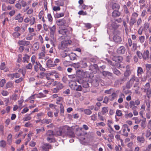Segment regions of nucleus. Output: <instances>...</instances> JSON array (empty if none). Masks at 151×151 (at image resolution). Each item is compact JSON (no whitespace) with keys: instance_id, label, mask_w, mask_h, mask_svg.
<instances>
[{"instance_id":"1","label":"nucleus","mask_w":151,"mask_h":151,"mask_svg":"<svg viewBox=\"0 0 151 151\" xmlns=\"http://www.w3.org/2000/svg\"><path fill=\"white\" fill-rule=\"evenodd\" d=\"M132 73L131 70H126L124 73V77L122 78H120L116 80L115 82V83H122V82H124L129 79V76L131 75Z\"/></svg>"},{"instance_id":"2","label":"nucleus","mask_w":151,"mask_h":151,"mask_svg":"<svg viewBox=\"0 0 151 151\" xmlns=\"http://www.w3.org/2000/svg\"><path fill=\"white\" fill-rule=\"evenodd\" d=\"M139 78L136 77L134 74L131 76L130 80L128 81L126 84V87L127 88H129L131 87L134 83V81L136 83H138L139 81Z\"/></svg>"},{"instance_id":"3","label":"nucleus","mask_w":151,"mask_h":151,"mask_svg":"<svg viewBox=\"0 0 151 151\" xmlns=\"http://www.w3.org/2000/svg\"><path fill=\"white\" fill-rule=\"evenodd\" d=\"M71 43V41L70 40H64L62 41L61 43L59 44L58 48L59 50H65L67 48L68 46Z\"/></svg>"},{"instance_id":"4","label":"nucleus","mask_w":151,"mask_h":151,"mask_svg":"<svg viewBox=\"0 0 151 151\" xmlns=\"http://www.w3.org/2000/svg\"><path fill=\"white\" fill-rule=\"evenodd\" d=\"M144 92L146 93L147 96L149 99L151 97V88L150 87L149 83H147L144 86Z\"/></svg>"},{"instance_id":"5","label":"nucleus","mask_w":151,"mask_h":151,"mask_svg":"<svg viewBox=\"0 0 151 151\" xmlns=\"http://www.w3.org/2000/svg\"><path fill=\"white\" fill-rule=\"evenodd\" d=\"M111 58L113 61L119 63L122 62L123 60L122 57L120 56H116L114 54L112 55Z\"/></svg>"},{"instance_id":"6","label":"nucleus","mask_w":151,"mask_h":151,"mask_svg":"<svg viewBox=\"0 0 151 151\" xmlns=\"http://www.w3.org/2000/svg\"><path fill=\"white\" fill-rule=\"evenodd\" d=\"M67 130L66 132V135L69 137H73L75 136L74 132H73V129L71 127L67 126Z\"/></svg>"},{"instance_id":"7","label":"nucleus","mask_w":151,"mask_h":151,"mask_svg":"<svg viewBox=\"0 0 151 151\" xmlns=\"http://www.w3.org/2000/svg\"><path fill=\"white\" fill-rule=\"evenodd\" d=\"M140 101L139 99H137L135 101H132L129 102V107L132 108L134 107H137V106L140 104Z\"/></svg>"},{"instance_id":"8","label":"nucleus","mask_w":151,"mask_h":151,"mask_svg":"<svg viewBox=\"0 0 151 151\" xmlns=\"http://www.w3.org/2000/svg\"><path fill=\"white\" fill-rule=\"evenodd\" d=\"M30 43V42L28 41H26L24 40H19L18 42V44L19 45L22 46H29Z\"/></svg>"},{"instance_id":"9","label":"nucleus","mask_w":151,"mask_h":151,"mask_svg":"<svg viewBox=\"0 0 151 151\" xmlns=\"http://www.w3.org/2000/svg\"><path fill=\"white\" fill-rule=\"evenodd\" d=\"M89 69L93 73H96L99 70V68L97 64H94L93 65H91L89 66Z\"/></svg>"},{"instance_id":"10","label":"nucleus","mask_w":151,"mask_h":151,"mask_svg":"<svg viewBox=\"0 0 151 151\" xmlns=\"http://www.w3.org/2000/svg\"><path fill=\"white\" fill-rule=\"evenodd\" d=\"M50 29V36L53 39L54 38V35L55 32L56 27L54 25L52 27H49Z\"/></svg>"},{"instance_id":"11","label":"nucleus","mask_w":151,"mask_h":151,"mask_svg":"<svg viewBox=\"0 0 151 151\" xmlns=\"http://www.w3.org/2000/svg\"><path fill=\"white\" fill-rule=\"evenodd\" d=\"M126 50V48L124 46H121L118 48L117 52L119 55L123 54L125 53Z\"/></svg>"},{"instance_id":"12","label":"nucleus","mask_w":151,"mask_h":151,"mask_svg":"<svg viewBox=\"0 0 151 151\" xmlns=\"http://www.w3.org/2000/svg\"><path fill=\"white\" fill-rule=\"evenodd\" d=\"M114 41L116 43H120L122 41V39L119 36V34L114 35L113 37Z\"/></svg>"},{"instance_id":"13","label":"nucleus","mask_w":151,"mask_h":151,"mask_svg":"<svg viewBox=\"0 0 151 151\" xmlns=\"http://www.w3.org/2000/svg\"><path fill=\"white\" fill-rule=\"evenodd\" d=\"M56 23L58 26H65L66 23V20L65 18L57 20Z\"/></svg>"},{"instance_id":"14","label":"nucleus","mask_w":151,"mask_h":151,"mask_svg":"<svg viewBox=\"0 0 151 151\" xmlns=\"http://www.w3.org/2000/svg\"><path fill=\"white\" fill-rule=\"evenodd\" d=\"M150 53L148 50H147L146 51H145L142 55V58L143 59L146 60L148 59L149 58V55Z\"/></svg>"},{"instance_id":"15","label":"nucleus","mask_w":151,"mask_h":151,"mask_svg":"<svg viewBox=\"0 0 151 151\" xmlns=\"http://www.w3.org/2000/svg\"><path fill=\"white\" fill-rule=\"evenodd\" d=\"M42 151H49V149L51 148V146L48 144H46L42 146Z\"/></svg>"},{"instance_id":"16","label":"nucleus","mask_w":151,"mask_h":151,"mask_svg":"<svg viewBox=\"0 0 151 151\" xmlns=\"http://www.w3.org/2000/svg\"><path fill=\"white\" fill-rule=\"evenodd\" d=\"M102 75L104 76L109 77H110V78H113V73L109 72L108 71H104L102 72Z\"/></svg>"},{"instance_id":"17","label":"nucleus","mask_w":151,"mask_h":151,"mask_svg":"<svg viewBox=\"0 0 151 151\" xmlns=\"http://www.w3.org/2000/svg\"><path fill=\"white\" fill-rule=\"evenodd\" d=\"M68 30L66 28H63L62 27L60 28V29L58 31L59 34L63 35H65L68 32Z\"/></svg>"},{"instance_id":"18","label":"nucleus","mask_w":151,"mask_h":151,"mask_svg":"<svg viewBox=\"0 0 151 151\" xmlns=\"http://www.w3.org/2000/svg\"><path fill=\"white\" fill-rule=\"evenodd\" d=\"M21 14L20 13L16 15L15 18L14 19L16 20H18L19 22L21 23L22 22L23 20V17H21Z\"/></svg>"},{"instance_id":"19","label":"nucleus","mask_w":151,"mask_h":151,"mask_svg":"<svg viewBox=\"0 0 151 151\" xmlns=\"http://www.w3.org/2000/svg\"><path fill=\"white\" fill-rule=\"evenodd\" d=\"M137 19L134 18H130L129 22V27L132 28L136 23Z\"/></svg>"},{"instance_id":"20","label":"nucleus","mask_w":151,"mask_h":151,"mask_svg":"<svg viewBox=\"0 0 151 151\" xmlns=\"http://www.w3.org/2000/svg\"><path fill=\"white\" fill-rule=\"evenodd\" d=\"M61 131H62V133L63 134V136L64 137L66 136V132L68 129L67 127V126H65L62 127H60Z\"/></svg>"},{"instance_id":"21","label":"nucleus","mask_w":151,"mask_h":151,"mask_svg":"<svg viewBox=\"0 0 151 151\" xmlns=\"http://www.w3.org/2000/svg\"><path fill=\"white\" fill-rule=\"evenodd\" d=\"M76 83L74 81H72L70 84V86L71 88L73 90H75L77 85Z\"/></svg>"},{"instance_id":"22","label":"nucleus","mask_w":151,"mask_h":151,"mask_svg":"<svg viewBox=\"0 0 151 151\" xmlns=\"http://www.w3.org/2000/svg\"><path fill=\"white\" fill-rule=\"evenodd\" d=\"M121 13L118 10H114L112 13V16L113 17H116L120 16Z\"/></svg>"},{"instance_id":"23","label":"nucleus","mask_w":151,"mask_h":151,"mask_svg":"<svg viewBox=\"0 0 151 151\" xmlns=\"http://www.w3.org/2000/svg\"><path fill=\"white\" fill-rule=\"evenodd\" d=\"M80 67V68H85L87 67V65L86 62L85 61L82 60L79 62Z\"/></svg>"},{"instance_id":"24","label":"nucleus","mask_w":151,"mask_h":151,"mask_svg":"<svg viewBox=\"0 0 151 151\" xmlns=\"http://www.w3.org/2000/svg\"><path fill=\"white\" fill-rule=\"evenodd\" d=\"M120 6L118 4L114 3L112 5V8L114 10H118Z\"/></svg>"},{"instance_id":"25","label":"nucleus","mask_w":151,"mask_h":151,"mask_svg":"<svg viewBox=\"0 0 151 151\" xmlns=\"http://www.w3.org/2000/svg\"><path fill=\"white\" fill-rule=\"evenodd\" d=\"M67 50H65L61 52L60 55L62 57L64 58L67 56H68L69 54L67 53Z\"/></svg>"},{"instance_id":"26","label":"nucleus","mask_w":151,"mask_h":151,"mask_svg":"<svg viewBox=\"0 0 151 151\" xmlns=\"http://www.w3.org/2000/svg\"><path fill=\"white\" fill-rule=\"evenodd\" d=\"M46 65L48 67L50 68L54 66L55 64L53 63V62L51 59H49L47 60Z\"/></svg>"},{"instance_id":"27","label":"nucleus","mask_w":151,"mask_h":151,"mask_svg":"<svg viewBox=\"0 0 151 151\" xmlns=\"http://www.w3.org/2000/svg\"><path fill=\"white\" fill-rule=\"evenodd\" d=\"M68 56H69L71 60H73L76 59L77 55L75 53L71 52L68 54Z\"/></svg>"},{"instance_id":"28","label":"nucleus","mask_w":151,"mask_h":151,"mask_svg":"<svg viewBox=\"0 0 151 151\" xmlns=\"http://www.w3.org/2000/svg\"><path fill=\"white\" fill-rule=\"evenodd\" d=\"M55 85L56 86V87L58 88L59 90L63 88V84L60 82H55Z\"/></svg>"},{"instance_id":"29","label":"nucleus","mask_w":151,"mask_h":151,"mask_svg":"<svg viewBox=\"0 0 151 151\" xmlns=\"http://www.w3.org/2000/svg\"><path fill=\"white\" fill-rule=\"evenodd\" d=\"M40 63L39 62H36L34 66V70L36 72H37L39 70V68L40 66Z\"/></svg>"},{"instance_id":"30","label":"nucleus","mask_w":151,"mask_h":151,"mask_svg":"<svg viewBox=\"0 0 151 151\" xmlns=\"http://www.w3.org/2000/svg\"><path fill=\"white\" fill-rule=\"evenodd\" d=\"M137 139L138 142L141 143H144L145 141L144 138L142 136H138Z\"/></svg>"},{"instance_id":"31","label":"nucleus","mask_w":151,"mask_h":151,"mask_svg":"<svg viewBox=\"0 0 151 151\" xmlns=\"http://www.w3.org/2000/svg\"><path fill=\"white\" fill-rule=\"evenodd\" d=\"M29 59V55L27 54H25L24 55V57L23 58L22 61L24 63L27 62L28 63Z\"/></svg>"},{"instance_id":"32","label":"nucleus","mask_w":151,"mask_h":151,"mask_svg":"<svg viewBox=\"0 0 151 151\" xmlns=\"http://www.w3.org/2000/svg\"><path fill=\"white\" fill-rule=\"evenodd\" d=\"M150 24L148 23H145L144 24L143 29L144 31L147 32L150 27Z\"/></svg>"},{"instance_id":"33","label":"nucleus","mask_w":151,"mask_h":151,"mask_svg":"<svg viewBox=\"0 0 151 151\" xmlns=\"http://www.w3.org/2000/svg\"><path fill=\"white\" fill-rule=\"evenodd\" d=\"M47 134L50 138H52L54 135H55L53 131L52 130H48L47 133Z\"/></svg>"},{"instance_id":"34","label":"nucleus","mask_w":151,"mask_h":151,"mask_svg":"<svg viewBox=\"0 0 151 151\" xmlns=\"http://www.w3.org/2000/svg\"><path fill=\"white\" fill-rule=\"evenodd\" d=\"M60 114L61 116H63L64 113V107L62 104H60Z\"/></svg>"},{"instance_id":"35","label":"nucleus","mask_w":151,"mask_h":151,"mask_svg":"<svg viewBox=\"0 0 151 151\" xmlns=\"http://www.w3.org/2000/svg\"><path fill=\"white\" fill-rule=\"evenodd\" d=\"M82 109V111H83V109ZM83 111L84 112V113L87 115H89L91 114L92 112V111L89 109H84L83 110Z\"/></svg>"},{"instance_id":"36","label":"nucleus","mask_w":151,"mask_h":151,"mask_svg":"<svg viewBox=\"0 0 151 151\" xmlns=\"http://www.w3.org/2000/svg\"><path fill=\"white\" fill-rule=\"evenodd\" d=\"M82 86L84 88H87L89 87V84L87 81H85L82 83Z\"/></svg>"},{"instance_id":"37","label":"nucleus","mask_w":151,"mask_h":151,"mask_svg":"<svg viewBox=\"0 0 151 151\" xmlns=\"http://www.w3.org/2000/svg\"><path fill=\"white\" fill-rule=\"evenodd\" d=\"M47 73H46L43 72H40L39 75H37L38 78H39L41 79H42L44 77L47 76Z\"/></svg>"},{"instance_id":"38","label":"nucleus","mask_w":151,"mask_h":151,"mask_svg":"<svg viewBox=\"0 0 151 151\" xmlns=\"http://www.w3.org/2000/svg\"><path fill=\"white\" fill-rule=\"evenodd\" d=\"M33 47L34 51L37 50L39 48V44L38 42L35 43L33 45Z\"/></svg>"},{"instance_id":"39","label":"nucleus","mask_w":151,"mask_h":151,"mask_svg":"<svg viewBox=\"0 0 151 151\" xmlns=\"http://www.w3.org/2000/svg\"><path fill=\"white\" fill-rule=\"evenodd\" d=\"M99 80H93L91 83V84L94 87H97L99 85Z\"/></svg>"},{"instance_id":"40","label":"nucleus","mask_w":151,"mask_h":151,"mask_svg":"<svg viewBox=\"0 0 151 151\" xmlns=\"http://www.w3.org/2000/svg\"><path fill=\"white\" fill-rule=\"evenodd\" d=\"M63 134L62 133V131L61 130L60 128L58 129V130L56 131L55 133V136H62Z\"/></svg>"},{"instance_id":"41","label":"nucleus","mask_w":151,"mask_h":151,"mask_svg":"<svg viewBox=\"0 0 151 151\" xmlns=\"http://www.w3.org/2000/svg\"><path fill=\"white\" fill-rule=\"evenodd\" d=\"M18 2L20 3L23 7H25L27 5L26 1L24 0H19Z\"/></svg>"},{"instance_id":"42","label":"nucleus","mask_w":151,"mask_h":151,"mask_svg":"<svg viewBox=\"0 0 151 151\" xmlns=\"http://www.w3.org/2000/svg\"><path fill=\"white\" fill-rule=\"evenodd\" d=\"M12 138V135L11 134H9L7 137V141L9 145H10L11 144Z\"/></svg>"},{"instance_id":"43","label":"nucleus","mask_w":151,"mask_h":151,"mask_svg":"<svg viewBox=\"0 0 151 151\" xmlns=\"http://www.w3.org/2000/svg\"><path fill=\"white\" fill-rule=\"evenodd\" d=\"M117 96V94L115 92H113L112 94L109 96L110 100L111 101H113Z\"/></svg>"},{"instance_id":"44","label":"nucleus","mask_w":151,"mask_h":151,"mask_svg":"<svg viewBox=\"0 0 151 151\" xmlns=\"http://www.w3.org/2000/svg\"><path fill=\"white\" fill-rule=\"evenodd\" d=\"M6 145V142L4 140H1L0 141V147L4 148Z\"/></svg>"},{"instance_id":"45","label":"nucleus","mask_w":151,"mask_h":151,"mask_svg":"<svg viewBox=\"0 0 151 151\" xmlns=\"http://www.w3.org/2000/svg\"><path fill=\"white\" fill-rule=\"evenodd\" d=\"M142 122L141 123V125L142 127V128L144 129L145 127H146V118H144V119L142 120Z\"/></svg>"},{"instance_id":"46","label":"nucleus","mask_w":151,"mask_h":151,"mask_svg":"<svg viewBox=\"0 0 151 151\" xmlns=\"http://www.w3.org/2000/svg\"><path fill=\"white\" fill-rule=\"evenodd\" d=\"M113 73L116 75L119 76L121 74V72L117 69L115 68L113 70Z\"/></svg>"},{"instance_id":"47","label":"nucleus","mask_w":151,"mask_h":151,"mask_svg":"<svg viewBox=\"0 0 151 151\" xmlns=\"http://www.w3.org/2000/svg\"><path fill=\"white\" fill-rule=\"evenodd\" d=\"M143 73V70L142 68L140 67L138 68L137 71V73L138 76H139V75Z\"/></svg>"},{"instance_id":"48","label":"nucleus","mask_w":151,"mask_h":151,"mask_svg":"<svg viewBox=\"0 0 151 151\" xmlns=\"http://www.w3.org/2000/svg\"><path fill=\"white\" fill-rule=\"evenodd\" d=\"M73 97L78 98L81 96V93L79 92L76 91L73 93Z\"/></svg>"},{"instance_id":"49","label":"nucleus","mask_w":151,"mask_h":151,"mask_svg":"<svg viewBox=\"0 0 151 151\" xmlns=\"http://www.w3.org/2000/svg\"><path fill=\"white\" fill-rule=\"evenodd\" d=\"M65 0H58L57 4L60 6H63L64 5Z\"/></svg>"},{"instance_id":"50","label":"nucleus","mask_w":151,"mask_h":151,"mask_svg":"<svg viewBox=\"0 0 151 151\" xmlns=\"http://www.w3.org/2000/svg\"><path fill=\"white\" fill-rule=\"evenodd\" d=\"M132 44L131 39L130 38H129L128 40L127 43L126 44V46L127 47L128 45L129 47H131Z\"/></svg>"},{"instance_id":"51","label":"nucleus","mask_w":151,"mask_h":151,"mask_svg":"<svg viewBox=\"0 0 151 151\" xmlns=\"http://www.w3.org/2000/svg\"><path fill=\"white\" fill-rule=\"evenodd\" d=\"M124 94L122 93L121 94L120 97L119 98V99H118V102L119 103H121L123 101V99L122 98V97H124Z\"/></svg>"},{"instance_id":"52","label":"nucleus","mask_w":151,"mask_h":151,"mask_svg":"<svg viewBox=\"0 0 151 151\" xmlns=\"http://www.w3.org/2000/svg\"><path fill=\"white\" fill-rule=\"evenodd\" d=\"M133 111V114L134 116H137L138 114V112L136 111L137 109V107H134L132 108H131Z\"/></svg>"},{"instance_id":"53","label":"nucleus","mask_w":151,"mask_h":151,"mask_svg":"<svg viewBox=\"0 0 151 151\" xmlns=\"http://www.w3.org/2000/svg\"><path fill=\"white\" fill-rule=\"evenodd\" d=\"M132 47L131 48V50L132 51H135L137 49V44L136 43H134L132 44Z\"/></svg>"},{"instance_id":"54","label":"nucleus","mask_w":151,"mask_h":151,"mask_svg":"<svg viewBox=\"0 0 151 151\" xmlns=\"http://www.w3.org/2000/svg\"><path fill=\"white\" fill-rule=\"evenodd\" d=\"M36 131L37 134H38L41 132H44L45 131V129L44 127H42L41 129H37Z\"/></svg>"},{"instance_id":"55","label":"nucleus","mask_w":151,"mask_h":151,"mask_svg":"<svg viewBox=\"0 0 151 151\" xmlns=\"http://www.w3.org/2000/svg\"><path fill=\"white\" fill-rule=\"evenodd\" d=\"M136 54L139 58L141 59L142 58L143 54H142L140 51L138 50L136 52Z\"/></svg>"},{"instance_id":"56","label":"nucleus","mask_w":151,"mask_h":151,"mask_svg":"<svg viewBox=\"0 0 151 151\" xmlns=\"http://www.w3.org/2000/svg\"><path fill=\"white\" fill-rule=\"evenodd\" d=\"M43 121V122L46 124H48L52 122V119H44Z\"/></svg>"},{"instance_id":"57","label":"nucleus","mask_w":151,"mask_h":151,"mask_svg":"<svg viewBox=\"0 0 151 151\" xmlns=\"http://www.w3.org/2000/svg\"><path fill=\"white\" fill-rule=\"evenodd\" d=\"M30 24L31 25H33L35 22V18L33 17L29 19Z\"/></svg>"},{"instance_id":"58","label":"nucleus","mask_w":151,"mask_h":151,"mask_svg":"<svg viewBox=\"0 0 151 151\" xmlns=\"http://www.w3.org/2000/svg\"><path fill=\"white\" fill-rule=\"evenodd\" d=\"M13 86V83L11 82H7L6 84V89L11 88Z\"/></svg>"},{"instance_id":"59","label":"nucleus","mask_w":151,"mask_h":151,"mask_svg":"<svg viewBox=\"0 0 151 151\" xmlns=\"http://www.w3.org/2000/svg\"><path fill=\"white\" fill-rule=\"evenodd\" d=\"M45 52H41L39 54V58L41 59L43 58L45 56Z\"/></svg>"},{"instance_id":"60","label":"nucleus","mask_w":151,"mask_h":151,"mask_svg":"<svg viewBox=\"0 0 151 151\" xmlns=\"http://www.w3.org/2000/svg\"><path fill=\"white\" fill-rule=\"evenodd\" d=\"M21 35V34L18 32H14L12 34V35L15 38H18Z\"/></svg>"},{"instance_id":"61","label":"nucleus","mask_w":151,"mask_h":151,"mask_svg":"<svg viewBox=\"0 0 151 151\" xmlns=\"http://www.w3.org/2000/svg\"><path fill=\"white\" fill-rule=\"evenodd\" d=\"M33 65L31 63H29L26 65L25 67L27 69H31L32 68Z\"/></svg>"},{"instance_id":"62","label":"nucleus","mask_w":151,"mask_h":151,"mask_svg":"<svg viewBox=\"0 0 151 151\" xmlns=\"http://www.w3.org/2000/svg\"><path fill=\"white\" fill-rule=\"evenodd\" d=\"M108 110H107V108L106 107H104L102 109V114L103 115L104 114L106 113L107 112Z\"/></svg>"},{"instance_id":"63","label":"nucleus","mask_w":151,"mask_h":151,"mask_svg":"<svg viewBox=\"0 0 151 151\" xmlns=\"http://www.w3.org/2000/svg\"><path fill=\"white\" fill-rule=\"evenodd\" d=\"M138 16V14L136 12H134L132 14V16L130 18H134L136 19Z\"/></svg>"},{"instance_id":"64","label":"nucleus","mask_w":151,"mask_h":151,"mask_svg":"<svg viewBox=\"0 0 151 151\" xmlns=\"http://www.w3.org/2000/svg\"><path fill=\"white\" fill-rule=\"evenodd\" d=\"M116 114L117 116H122V114L120 110H117L116 112Z\"/></svg>"}]
</instances>
